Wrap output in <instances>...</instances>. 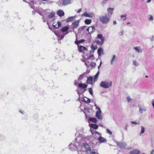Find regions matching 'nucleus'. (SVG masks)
<instances>
[{
	"label": "nucleus",
	"instance_id": "obj_51",
	"mask_svg": "<svg viewBox=\"0 0 154 154\" xmlns=\"http://www.w3.org/2000/svg\"><path fill=\"white\" fill-rule=\"evenodd\" d=\"M124 31L122 30L120 32L121 35H124Z\"/></svg>",
	"mask_w": 154,
	"mask_h": 154
},
{
	"label": "nucleus",
	"instance_id": "obj_44",
	"mask_svg": "<svg viewBox=\"0 0 154 154\" xmlns=\"http://www.w3.org/2000/svg\"><path fill=\"white\" fill-rule=\"evenodd\" d=\"M96 63L94 62H92L90 64V65L92 67H94L96 66Z\"/></svg>",
	"mask_w": 154,
	"mask_h": 154
},
{
	"label": "nucleus",
	"instance_id": "obj_11",
	"mask_svg": "<svg viewBox=\"0 0 154 154\" xmlns=\"http://www.w3.org/2000/svg\"><path fill=\"white\" fill-rule=\"evenodd\" d=\"M55 14V13L53 11L50 12L49 14L47 15V17L49 19H51L52 18Z\"/></svg>",
	"mask_w": 154,
	"mask_h": 154
},
{
	"label": "nucleus",
	"instance_id": "obj_21",
	"mask_svg": "<svg viewBox=\"0 0 154 154\" xmlns=\"http://www.w3.org/2000/svg\"><path fill=\"white\" fill-rule=\"evenodd\" d=\"M79 50L80 52H83L84 51L87 50V49L84 47L80 46L79 48Z\"/></svg>",
	"mask_w": 154,
	"mask_h": 154
},
{
	"label": "nucleus",
	"instance_id": "obj_7",
	"mask_svg": "<svg viewBox=\"0 0 154 154\" xmlns=\"http://www.w3.org/2000/svg\"><path fill=\"white\" fill-rule=\"evenodd\" d=\"M50 12V10L49 9H46L44 10L42 12H38L39 14L43 17V16H45L46 15H48L49 13Z\"/></svg>",
	"mask_w": 154,
	"mask_h": 154
},
{
	"label": "nucleus",
	"instance_id": "obj_48",
	"mask_svg": "<svg viewBox=\"0 0 154 154\" xmlns=\"http://www.w3.org/2000/svg\"><path fill=\"white\" fill-rule=\"evenodd\" d=\"M53 26L55 28H56V26H57V24L55 23H54L53 24Z\"/></svg>",
	"mask_w": 154,
	"mask_h": 154
},
{
	"label": "nucleus",
	"instance_id": "obj_5",
	"mask_svg": "<svg viewBox=\"0 0 154 154\" xmlns=\"http://www.w3.org/2000/svg\"><path fill=\"white\" fill-rule=\"evenodd\" d=\"M82 16H85L90 18H92L94 16V14L92 12H85L82 14Z\"/></svg>",
	"mask_w": 154,
	"mask_h": 154
},
{
	"label": "nucleus",
	"instance_id": "obj_30",
	"mask_svg": "<svg viewBox=\"0 0 154 154\" xmlns=\"http://www.w3.org/2000/svg\"><path fill=\"white\" fill-rule=\"evenodd\" d=\"M116 60V56L115 55H113L111 61L110 63L112 65H113V62Z\"/></svg>",
	"mask_w": 154,
	"mask_h": 154
},
{
	"label": "nucleus",
	"instance_id": "obj_25",
	"mask_svg": "<svg viewBox=\"0 0 154 154\" xmlns=\"http://www.w3.org/2000/svg\"><path fill=\"white\" fill-rule=\"evenodd\" d=\"M92 22V20L90 19H87L85 20V23L87 25L90 24Z\"/></svg>",
	"mask_w": 154,
	"mask_h": 154
},
{
	"label": "nucleus",
	"instance_id": "obj_33",
	"mask_svg": "<svg viewBox=\"0 0 154 154\" xmlns=\"http://www.w3.org/2000/svg\"><path fill=\"white\" fill-rule=\"evenodd\" d=\"M127 101L128 103H131L133 101V99L130 96H128L127 97Z\"/></svg>",
	"mask_w": 154,
	"mask_h": 154
},
{
	"label": "nucleus",
	"instance_id": "obj_8",
	"mask_svg": "<svg viewBox=\"0 0 154 154\" xmlns=\"http://www.w3.org/2000/svg\"><path fill=\"white\" fill-rule=\"evenodd\" d=\"M79 23V20L75 21L72 23V25L73 26L72 29H73V32L74 31V29L77 28L78 27Z\"/></svg>",
	"mask_w": 154,
	"mask_h": 154
},
{
	"label": "nucleus",
	"instance_id": "obj_26",
	"mask_svg": "<svg viewBox=\"0 0 154 154\" xmlns=\"http://www.w3.org/2000/svg\"><path fill=\"white\" fill-rule=\"evenodd\" d=\"M64 5H66L71 3V0H63Z\"/></svg>",
	"mask_w": 154,
	"mask_h": 154
},
{
	"label": "nucleus",
	"instance_id": "obj_63",
	"mask_svg": "<svg viewBox=\"0 0 154 154\" xmlns=\"http://www.w3.org/2000/svg\"><path fill=\"white\" fill-rule=\"evenodd\" d=\"M47 3L48 4H50V3H52V2L51 1H50L48 2Z\"/></svg>",
	"mask_w": 154,
	"mask_h": 154
},
{
	"label": "nucleus",
	"instance_id": "obj_55",
	"mask_svg": "<svg viewBox=\"0 0 154 154\" xmlns=\"http://www.w3.org/2000/svg\"><path fill=\"white\" fill-rule=\"evenodd\" d=\"M75 43L76 44V45H78V44L79 43V41H75Z\"/></svg>",
	"mask_w": 154,
	"mask_h": 154
},
{
	"label": "nucleus",
	"instance_id": "obj_35",
	"mask_svg": "<svg viewBox=\"0 0 154 154\" xmlns=\"http://www.w3.org/2000/svg\"><path fill=\"white\" fill-rule=\"evenodd\" d=\"M69 29V27L67 26H66L63 27L61 29V31L64 32L66 31Z\"/></svg>",
	"mask_w": 154,
	"mask_h": 154
},
{
	"label": "nucleus",
	"instance_id": "obj_10",
	"mask_svg": "<svg viewBox=\"0 0 154 154\" xmlns=\"http://www.w3.org/2000/svg\"><path fill=\"white\" fill-rule=\"evenodd\" d=\"M87 31L89 33H92L95 31V29L94 26L89 27L87 29Z\"/></svg>",
	"mask_w": 154,
	"mask_h": 154
},
{
	"label": "nucleus",
	"instance_id": "obj_24",
	"mask_svg": "<svg viewBox=\"0 0 154 154\" xmlns=\"http://www.w3.org/2000/svg\"><path fill=\"white\" fill-rule=\"evenodd\" d=\"M83 101L86 103H89L90 102V99L85 97L83 99Z\"/></svg>",
	"mask_w": 154,
	"mask_h": 154
},
{
	"label": "nucleus",
	"instance_id": "obj_46",
	"mask_svg": "<svg viewBox=\"0 0 154 154\" xmlns=\"http://www.w3.org/2000/svg\"><path fill=\"white\" fill-rule=\"evenodd\" d=\"M96 43L98 45H102L103 43H102V42H100L99 40H97L96 41Z\"/></svg>",
	"mask_w": 154,
	"mask_h": 154
},
{
	"label": "nucleus",
	"instance_id": "obj_18",
	"mask_svg": "<svg viewBox=\"0 0 154 154\" xmlns=\"http://www.w3.org/2000/svg\"><path fill=\"white\" fill-rule=\"evenodd\" d=\"M146 108L144 106H141L140 107L139 111L141 113H143L144 112H145L146 111Z\"/></svg>",
	"mask_w": 154,
	"mask_h": 154
},
{
	"label": "nucleus",
	"instance_id": "obj_45",
	"mask_svg": "<svg viewBox=\"0 0 154 154\" xmlns=\"http://www.w3.org/2000/svg\"><path fill=\"white\" fill-rule=\"evenodd\" d=\"M57 26H56L57 28H58V27L60 26L61 25V23L60 22H57Z\"/></svg>",
	"mask_w": 154,
	"mask_h": 154
},
{
	"label": "nucleus",
	"instance_id": "obj_41",
	"mask_svg": "<svg viewBox=\"0 0 154 154\" xmlns=\"http://www.w3.org/2000/svg\"><path fill=\"white\" fill-rule=\"evenodd\" d=\"M82 146L81 147V148H82ZM82 149L83 150V151H81L80 150H78V154H83V153L84 152V149Z\"/></svg>",
	"mask_w": 154,
	"mask_h": 154
},
{
	"label": "nucleus",
	"instance_id": "obj_39",
	"mask_svg": "<svg viewBox=\"0 0 154 154\" xmlns=\"http://www.w3.org/2000/svg\"><path fill=\"white\" fill-rule=\"evenodd\" d=\"M107 1L108 0H104L102 2L101 4L103 7H104L105 6Z\"/></svg>",
	"mask_w": 154,
	"mask_h": 154
},
{
	"label": "nucleus",
	"instance_id": "obj_43",
	"mask_svg": "<svg viewBox=\"0 0 154 154\" xmlns=\"http://www.w3.org/2000/svg\"><path fill=\"white\" fill-rule=\"evenodd\" d=\"M106 131L109 134L111 135L112 134V132L111 131H110L109 129H106Z\"/></svg>",
	"mask_w": 154,
	"mask_h": 154
},
{
	"label": "nucleus",
	"instance_id": "obj_52",
	"mask_svg": "<svg viewBox=\"0 0 154 154\" xmlns=\"http://www.w3.org/2000/svg\"><path fill=\"white\" fill-rule=\"evenodd\" d=\"M131 123L133 124H138V123L136 122H133V121H131Z\"/></svg>",
	"mask_w": 154,
	"mask_h": 154
},
{
	"label": "nucleus",
	"instance_id": "obj_20",
	"mask_svg": "<svg viewBox=\"0 0 154 154\" xmlns=\"http://www.w3.org/2000/svg\"><path fill=\"white\" fill-rule=\"evenodd\" d=\"M99 142L100 143H102L106 141V140L102 137H100L98 139Z\"/></svg>",
	"mask_w": 154,
	"mask_h": 154
},
{
	"label": "nucleus",
	"instance_id": "obj_36",
	"mask_svg": "<svg viewBox=\"0 0 154 154\" xmlns=\"http://www.w3.org/2000/svg\"><path fill=\"white\" fill-rule=\"evenodd\" d=\"M99 71H98L97 73L96 74V75H95V76L94 77V82H95L97 80V79L98 78V76H99Z\"/></svg>",
	"mask_w": 154,
	"mask_h": 154
},
{
	"label": "nucleus",
	"instance_id": "obj_58",
	"mask_svg": "<svg viewBox=\"0 0 154 154\" xmlns=\"http://www.w3.org/2000/svg\"><path fill=\"white\" fill-rule=\"evenodd\" d=\"M126 16V14H125L124 15H122L121 16V17L122 18L123 17H125Z\"/></svg>",
	"mask_w": 154,
	"mask_h": 154
},
{
	"label": "nucleus",
	"instance_id": "obj_64",
	"mask_svg": "<svg viewBox=\"0 0 154 154\" xmlns=\"http://www.w3.org/2000/svg\"><path fill=\"white\" fill-rule=\"evenodd\" d=\"M151 0H148L147 1H146V2L147 3H149L151 1Z\"/></svg>",
	"mask_w": 154,
	"mask_h": 154
},
{
	"label": "nucleus",
	"instance_id": "obj_42",
	"mask_svg": "<svg viewBox=\"0 0 154 154\" xmlns=\"http://www.w3.org/2000/svg\"><path fill=\"white\" fill-rule=\"evenodd\" d=\"M88 91L89 92V93L91 95H93V93L92 91V90L91 88H89Z\"/></svg>",
	"mask_w": 154,
	"mask_h": 154
},
{
	"label": "nucleus",
	"instance_id": "obj_1",
	"mask_svg": "<svg viewBox=\"0 0 154 154\" xmlns=\"http://www.w3.org/2000/svg\"><path fill=\"white\" fill-rule=\"evenodd\" d=\"M82 138L80 137H77L74 141H73L69 146V149L72 151L77 150L80 147L79 144L77 141L81 140Z\"/></svg>",
	"mask_w": 154,
	"mask_h": 154
},
{
	"label": "nucleus",
	"instance_id": "obj_53",
	"mask_svg": "<svg viewBox=\"0 0 154 154\" xmlns=\"http://www.w3.org/2000/svg\"><path fill=\"white\" fill-rule=\"evenodd\" d=\"M96 109H97L98 110V111H101L100 109V108L99 107H97V108Z\"/></svg>",
	"mask_w": 154,
	"mask_h": 154
},
{
	"label": "nucleus",
	"instance_id": "obj_40",
	"mask_svg": "<svg viewBox=\"0 0 154 154\" xmlns=\"http://www.w3.org/2000/svg\"><path fill=\"white\" fill-rule=\"evenodd\" d=\"M145 131V128L143 126H141V130L140 133V135H141V134L144 133Z\"/></svg>",
	"mask_w": 154,
	"mask_h": 154
},
{
	"label": "nucleus",
	"instance_id": "obj_23",
	"mask_svg": "<svg viewBox=\"0 0 154 154\" xmlns=\"http://www.w3.org/2000/svg\"><path fill=\"white\" fill-rule=\"evenodd\" d=\"M93 82V78L91 77H89L88 78L87 82L88 83L91 84Z\"/></svg>",
	"mask_w": 154,
	"mask_h": 154
},
{
	"label": "nucleus",
	"instance_id": "obj_50",
	"mask_svg": "<svg viewBox=\"0 0 154 154\" xmlns=\"http://www.w3.org/2000/svg\"><path fill=\"white\" fill-rule=\"evenodd\" d=\"M152 103L153 108H154V99L152 100Z\"/></svg>",
	"mask_w": 154,
	"mask_h": 154
},
{
	"label": "nucleus",
	"instance_id": "obj_32",
	"mask_svg": "<svg viewBox=\"0 0 154 154\" xmlns=\"http://www.w3.org/2000/svg\"><path fill=\"white\" fill-rule=\"evenodd\" d=\"M91 132L93 134H97L99 135H101V134L100 133H99L96 131H95L94 130H92L91 131Z\"/></svg>",
	"mask_w": 154,
	"mask_h": 154
},
{
	"label": "nucleus",
	"instance_id": "obj_49",
	"mask_svg": "<svg viewBox=\"0 0 154 154\" xmlns=\"http://www.w3.org/2000/svg\"><path fill=\"white\" fill-rule=\"evenodd\" d=\"M150 40L151 42H152L154 41V36L152 35L150 38Z\"/></svg>",
	"mask_w": 154,
	"mask_h": 154
},
{
	"label": "nucleus",
	"instance_id": "obj_57",
	"mask_svg": "<svg viewBox=\"0 0 154 154\" xmlns=\"http://www.w3.org/2000/svg\"><path fill=\"white\" fill-rule=\"evenodd\" d=\"M82 10V8H80V9H79L78 11H77V13H79Z\"/></svg>",
	"mask_w": 154,
	"mask_h": 154
},
{
	"label": "nucleus",
	"instance_id": "obj_9",
	"mask_svg": "<svg viewBox=\"0 0 154 154\" xmlns=\"http://www.w3.org/2000/svg\"><path fill=\"white\" fill-rule=\"evenodd\" d=\"M101 111H97L96 113V116L99 119L101 120L103 119L102 116L101 115Z\"/></svg>",
	"mask_w": 154,
	"mask_h": 154
},
{
	"label": "nucleus",
	"instance_id": "obj_60",
	"mask_svg": "<svg viewBox=\"0 0 154 154\" xmlns=\"http://www.w3.org/2000/svg\"><path fill=\"white\" fill-rule=\"evenodd\" d=\"M113 23L114 25H115L116 24V22L115 20L114 21Z\"/></svg>",
	"mask_w": 154,
	"mask_h": 154
},
{
	"label": "nucleus",
	"instance_id": "obj_15",
	"mask_svg": "<svg viewBox=\"0 0 154 154\" xmlns=\"http://www.w3.org/2000/svg\"><path fill=\"white\" fill-rule=\"evenodd\" d=\"M114 9L111 8H109L107 9V11L108 12V15H111L113 13V11Z\"/></svg>",
	"mask_w": 154,
	"mask_h": 154
},
{
	"label": "nucleus",
	"instance_id": "obj_14",
	"mask_svg": "<svg viewBox=\"0 0 154 154\" xmlns=\"http://www.w3.org/2000/svg\"><path fill=\"white\" fill-rule=\"evenodd\" d=\"M135 51L138 53H141L142 52V49L140 47H136L134 48Z\"/></svg>",
	"mask_w": 154,
	"mask_h": 154
},
{
	"label": "nucleus",
	"instance_id": "obj_27",
	"mask_svg": "<svg viewBox=\"0 0 154 154\" xmlns=\"http://www.w3.org/2000/svg\"><path fill=\"white\" fill-rule=\"evenodd\" d=\"M91 52H94V51L97 49V47L95 46L94 44H92L91 46Z\"/></svg>",
	"mask_w": 154,
	"mask_h": 154
},
{
	"label": "nucleus",
	"instance_id": "obj_16",
	"mask_svg": "<svg viewBox=\"0 0 154 154\" xmlns=\"http://www.w3.org/2000/svg\"><path fill=\"white\" fill-rule=\"evenodd\" d=\"M140 153V151L138 149H135L130 152V153L131 154H139Z\"/></svg>",
	"mask_w": 154,
	"mask_h": 154
},
{
	"label": "nucleus",
	"instance_id": "obj_13",
	"mask_svg": "<svg viewBox=\"0 0 154 154\" xmlns=\"http://www.w3.org/2000/svg\"><path fill=\"white\" fill-rule=\"evenodd\" d=\"M97 38L100 39L102 42V43H103L104 41V37H103L102 35L101 34H98L97 35Z\"/></svg>",
	"mask_w": 154,
	"mask_h": 154
},
{
	"label": "nucleus",
	"instance_id": "obj_54",
	"mask_svg": "<svg viewBox=\"0 0 154 154\" xmlns=\"http://www.w3.org/2000/svg\"><path fill=\"white\" fill-rule=\"evenodd\" d=\"M93 56V55H90L87 58V59H89L91 57H92Z\"/></svg>",
	"mask_w": 154,
	"mask_h": 154
},
{
	"label": "nucleus",
	"instance_id": "obj_4",
	"mask_svg": "<svg viewBox=\"0 0 154 154\" xmlns=\"http://www.w3.org/2000/svg\"><path fill=\"white\" fill-rule=\"evenodd\" d=\"M112 82H108L106 81H102L100 85V87L105 88L110 87L112 85Z\"/></svg>",
	"mask_w": 154,
	"mask_h": 154
},
{
	"label": "nucleus",
	"instance_id": "obj_38",
	"mask_svg": "<svg viewBox=\"0 0 154 154\" xmlns=\"http://www.w3.org/2000/svg\"><path fill=\"white\" fill-rule=\"evenodd\" d=\"M65 35H57V36L58 37V38L59 39L61 40L63 38L64 36Z\"/></svg>",
	"mask_w": 154,
	"mask_h": 154
},
{
	"label": "nucleus",
	"instance_id": "obj_19",
	"mask_svg": "<svg viewBox=\"0 0 154 154\" xmlns=\"http://www.w3.org/2000/svg\"><path fill=\"white\" fill-rule=\"evenodd\" d=\"M103 49L101 48H99L97 51V53L98 55L100 56L103 54Z\"/></svg>",
	"mask_w": 154,
	"mask_h": 154
},
{
	"label": "nucleus",
	"instance_id": "obj_2",
	"mask_svg": "<svg viewBox=\"0 0 154 154\" xmlns=\"http://www.w3.org/2000/svg\"><path fill=\"white\" fill-rule=\"evenodd\" d=\"M82 148L85 149V154H99L97 152L91 151L89 145L85 143H83Z\"/></svg>",
	"mask_w": 154,
	"mask_h": 154
},
{
	"label": "nucleus",
	"instance_id": "obj_3",
	"mask_svg": "<svg viewBox=\"0 0 154 154\" xmlns=\"http://www.w3.org/2000/svg\"><path fill=\"white\" fill-rule=\"evenodd\" d=\"M99 17L100 20L103 24L108 23L110 20L109 18L106 14L99 16Z\"/></svg>",
	"mask_w": 154,
	"mask_h": 154
},
{
	"label": "nucleus",
	"instance_id": "obj_37",
	"mask_svg": "<svg viewBox=\"0 0 154 154\" xmlns=\"http://www.w3.org/2000/svg\"><path fill=\"white\" fill-rule=\"evenodd\" d=\"M91 127L93 128L94 129H97L98 128V126L95 124H91Z\"/></svg>",
	"mask_w": 154,
	"mask_h": 154
},
{
	"label": "nucleus",
	"instance_id": "obj_31",
	"mask_svg": "<svg viewBox=\"0 0 154 154\" xmlns=\"http://www.w3.org/2000/svg\"><path fill=\"white\" fill-rule=\"evenodd\" d=\"M79 87H81L83 88H85L87 87V85L86 84L81 83L79 84Z\"/></svg>",
	"mask_w": 154,
	"mask_h": 154
},
{
	"label": "nucleus",
	"instance_id": "obj_56",
	"mask_svg": "<svg viewBox=\"0 0 154 154\" xmlns=\"http://www.w3.org/2000/svg\"><path fill=\"white\" fill-rule=\"evenodd\" d=\"M79 41V43H82L84 41V40L83 39Z\"/></svg>",
	"mask_w": 154,
	"mask_h": 154
},
{
	"label": "nucleus",
	"instance_id": "obj_29",
	"mask_svg": "<svg viewBox=\"0 0 154 154\" xmlns=\"http://www.w3.org/2000/svg\"><path fill=\"white\" fill-rule=\"evenodd\" d=\"M89 121H91L94 123H96L97 122V119L96 118H90L89 119Z\"/></svg>",
	"mask_w": 154,
	"mask_h": 154
},
{
	"label": "nucleus",
	"instance_id": "obj_62",
	"mask_svg": "<svg viewBox=\"0 0 154 154\" xmlns=\"http://www.w3.org/2000/svg\"><path fill=\"white\" fill-rule=\"evenodd\" d=\"M131 148L130 147H128L127 148V149L128 150H130L131 149Z\"/></svg>",
	"mask_w": 154,
	"mask_h": 154
},
{
	"label": "nucleus",
	"instance_id": "obj_22",
	"mask_svg": "<svg viewBox=\"0 0 154 154\" xmlns=\"http://www.w3.org/2000/svg\"><path fill=\"white\" fill-rule=\"evenodd\" d=\"M75 17L74 16L69 17L67 19V22H69L72 21L75 19Z\"/></svg>",
	"mask_w": 154,
	"mask_h": 154
},
{
	"label": "nucleus",
	"instance_id": "obj_34",
	"mask_svg": "<svg viewBox=\"0 0 154 154\" xmlns=\"http://www.w3.org/2000/svg\"><path fill=\"white\" fill-rule=\"evenodd\" d=\"M86 74V73H84L81 75H80L78 79L80 80L82 79L83 77Z\"/></svg>",
	"mask_w": 154,
	"mask_h": 154
},
{
	"label": "nucleus",
	"instance_id": "obj_17",
	"mask_svg": "<svg viewBox=\"0 0 154 154\" xmlns=\"http://www.w3.org/2000/svg\"><path fill=\"white\" fill-rule=\"evenodd\" d=\"M57 3L59 6H65L63 0H60L57 2Z\"/></svg>",
	"mask_w": 154,
	"mask_h": 154
},
{
	"label": "nucleus",
	"instance_id": "obj_61",
	"mask_svg": "<svg viewBox=\"0 0 154 154\" xmlns=\"http://www.w3.org/2000/svg\"><path fill=\"white\" fill-rule=\"evenodd\" d=\"M151 154H154V150H152L151 152Z\"/></svg>",
	"mask_w": 154,
	"mask_h": 154
},
{
	"label": "nucleus",
	"instance_id": "obj_59",
	"mask_svg": "<svg viewBox=\"0 0 154 154\" xmlns=\"http://www.w3.org/2000/svg\"><path fill=\"white\" fill-rule=\"evenodd\" d=\"M42 19L43 20V21H44V22H45L46 20L44 18V16H43V17L42 18Z\"/></svg>",
	"mask_w": 154,
	"mask_h": 154
},
{
	"label": "nucleus",
	"instance_id": "obj_6",
	"mask_svg": "<svg viewBox=\"0 0 154 154\" xmlns=\"http://www.w3.org/2000/svg\"><path fill=\"white\" fill-rule=\"evenodd\" d=\"M116 144L117 146H119L120 148L122 149H125L127 146V144L124 142H117Z\"/></svg>",
	"mask_w": 154,
	"mask_h": 154
},
{
	"label": "nucleus",
	"instance_id": "obj_47",
	"mask_svg": "<svg viewBox=\"0 0 154 154\" xmlns=\"http://www.w3.org/2000/svg\"><path fill=\"white\" fill-rule=\"evenodd\" d=\"M149 21H152L153 20V17L152 15H150V17L149 18Z\"/></svg>",
	"mask_w": 154,
	"mask_h": 154
},
{
	"label": "nucleus",
	"instance_id": "obj_28",
	"mask_svg": "<svg viewBox=\"0 0 154 154\" xmlns=\"http://www.w3.org/2000/svg\"><path fill=\"white\" fill-rule=\"evenodd\" d=\"M133 64L135 66H138L139 65V63L136 60H134L132 61Z\"/></svg>",
	"mask_w": 154,
	"mask_h": 154
},
{
	"label": "nucleus",
	"instance_id": "obj_12",
	"mask_svg": "<svg viewBox=\"0 0 154 154\" xmlns=\"http://www.w3.org/2000/svg\"><path fill=\"white\" fill-rule=\"evenodd\" d=\"M57 15L60 17H62L64 15V13L63 11L62 10H59L57 12Z\"/></svg>",
	"mask_w": 154,
	"mask_h": 154
}]
</instances>
